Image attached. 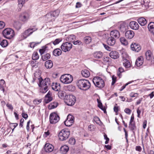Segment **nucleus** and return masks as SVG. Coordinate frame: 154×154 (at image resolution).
I'll return each mask as SVG.
<instances>
[{"mask_svg": "<svg viewBox=\"0 0 154 154\" xmlns=\"http://www.w3.org/2000/svg\"><path fill=\"white\" fill-rule=\"evenodd\" d=\"M38 73H35L34 77L33 78L32 82L34 83L37 79L38 80V84L40 88V91L43 93H45L48 90V87L50 86L51 81L49 78H46L44 80L41 77L38 75V77H36Z\"/></svg>", "mask_w": 154, "mask_h": 154, "instance_id": "1", "label": "nucleus"}, {"mask_svg": "<svg viewBox=\"0 0 154 154\" xmlns=\"http://www.w3.org/2000/svg\"><path fill=\"white\" fill-rule=\"evenodd\" d=\"M76 85L79 89L84 91L87 90L91 86V84L89 81L85 79L78 80L76 82Z\"/></svg>", "mask_w": 154, "mask_h": 154, "instance_id": "2", "label": "nucleus"}, {"mask_svg": "<svg viewBox=\"0 0 154 154\" xmlns=\"http://www.w3.org/2000/svg\"><path fill=\"white\" fill-rule=\"evenodd\" d=\"M37 29H38L35 26L30 27L21 34L19 40H22L26 39L31 35L33 32L36 31Z\"/></svg>", "mask_w": 154, "mask_h": 154, "instance_id": "3", "label": "nucleus"}, {"mask_svg": "<svg viewBox=\"0 0 154 154\" xmlns=\"http://www.w3.org/2000/svg\"><path fill=\"white\" fill-rule=\"evenodd\" d=\"M2 34L4 37L8 39L12 38L15 35L14 30L9 28L5 29L3 31Z\"/></svg>", "mask_w": 154, "mask_h": 154, "instance_id": "4", "label": "nucleus"}, {"mask_svg": "<svg viewBox=\"0 0 154 154\" xmlns=\"http://www.w3.org/2000/svg\"><path fill=\"white\" fill-rule=\"evenodd\" d=\"M93 82L96 87L100 88H103L105 86V83L103 80L100 77H94L93 79Z\"/></svg>", "mask_w": 154, "mask_h": 154, "instance_id": "5", "label": "nucleus"}, {"mask_svg": "<svg viewBox=\"0 0 154 154\" xmlns=\"http://www.w3.org/2000/svg\"><path fill=\"white\" fill-rule=\"evenodd\" d=\"M73 80L72 76L69 74L62 75L60 78L61 82L64 84H68L71 83Z\"/></svg>", "mask_w": 154, "mask_h": 154, "instance_id": "6", "label": "nucleus"}, {"mask_svg": "<svg viewBox=\"0 0 154 154\" xmlns=\"http://www.w3.org/2000/svg\"><path fill=\"white\" fill-rule=\"evenodd\" d=\"M70 135V132L67 129H64L62 130L59 132L58 137L59 139L61 141L66 140Z\"/></svg>", "mask_w": 154, "mask_h": 154, "instance_id": "7", "label": "nucleus"}, {"mask_svg": "<svg viewBox=\"0 0 154 154\" xmlns=\"http://www.w3.org/2000/svg\"><path fill=\"white\" fill-rule=\"evenodd\" d=\"M76 101L75 97L73 95H67L65 96V102L68 106L73 105Z\"/></svg>", "mask_w": 154, "mask_h": 154, "instance_id": "8", "label": "nucleus"}, {"mask_svg": "<svg viewBox=\"0 0 154 154\" xmlns=\"http://www.w3.org/2000/svg\"><path fill=\"white\" fill-rule=\"evenodd\" d=\"M49 119L51 124H55L59 121L60 118L57 113L54 112L51 114L50 116Z\"/></svg>", "mask_w": 154, "mask_h": 154, "instance_id": "9", "label": "nucleus"}, {"mask_svg": "<svg viewBox=\"0 0 154 154\" xmlns=\"http://www.w3.org/2000/svg\"><path fill=\"white\" fill-rule=\"evenodd\" d=\"M72 47V44L68 42H66L63 43L61 46L62 50L65 52L70 51Z\"/></svg>", "mask_w": 154, "mask_h": 154, "instance_id": "10", "label": "nucleus"}, {"mask_svg": "<svg viewBox=\"0 0 154 154\" xmlns=\"http://www.w3.org/2000/svg\"><path fill=\"white\" fill-rule=\"evenodd\" d=\"M29 18V14L26 12H24L21 14L19 16L20 20L23 22H26Z\"/></svg>", "mask_w": 154, "mask_h": 154, "instance_id": "11", "label": "nucleus"}, {"mask_svg": "<svg viewBox=\"0 0 154 154\" xmlns=\"http://www.w3.org/2000/svg\"><path fill=\"white\" fill-rule=\"evenodd\" d=\"M54 149V146L49 143H46L44 146L45 151L47 152H52Z\"/></svg>", "mask_w": 154, "mask_h": 154, "instance_id": "12", "label": "nucleus"}, {"mask_svg": "<svg viewBox=\"0 0 154 154\" xmlns=\"http://www.w3.org/2000/svg\"><path fill=\"white\" fill-rule=\"evenodd\" d=\"M110 35L112 38H115L116 39H118L120 36V34L118 30H114L110 32Z\"/></svg>", "mask_w": 154, "mask_h": 154, "instance_id": "13", "label": "nucleus"}, {"mask_svg": "<svg viewBox=\"0 0 154 154\" xmlns=\"http://www.w3.org/2000/svg\"><path fill=\"white\" fill-rule=\"evenodd\" d=\"M131 49L133 51H139L141 49L140 45L136 43H132L131 45Z\"/></svg>", "mask_w": 154, "mask_h": 154, "instance_id": "14", "label": "nucleus"}, {"mask_svg": "<svg viewBox=\"0 0 154 154\" xmlns=\"http://www.w3.org/2000/svg\"><path fill=\"white\" fill-rule=\"evenodd\" d=\"M130 26L133 29L137 30L139 28V25L135 21H132L130 23Z\"/></svg>", "mask_w": 154, "mask_h": 154, "instance_id": "15", "label": "nucleus"}, {"mask_svg": "<svg viewBox=\"0 0 154 154\" xmlns=\"http://www.w3.org/2000/svg\"><path fill=\"white\" fill-rule=\"evenodd\" d=\"M53 100L51 93L49 91L45 96V103H48Z\"/></svg>", "mask_w": 154, "mask_h": 154, "instance_id": "16", "label": "nucleus"}, {"mask_svg": "<svg viewBox=\"0 0 154 154\" xmlns=\"http://www.w3.org/2000/svg\"><path fill=\"white\" fill-rule=\"evenodd\" d=\"M125 36L127 38L131 39L134 36V32L132 30H128L125 33Z\"/></svg>", "mask_w": 154, "mask_h": 154, "instance_id": "17", "label": "nucleus"}, {"mask_svg": "<svg viewBox=\"0 0 154 154\" xmlns=\"http://www.w3.org/2000/svg\"><path fill=\"white\" fill-rule=\"evenodd\" d=\"M45 17V20L48 22L54 21L55 19L50 12L46 14Z\"/></svg>", "mask_w": 154, "mask_h": 154, "instance_id": "18", "label": "nucleus"}, {"mask_svg": "<svg viewBox=\"0 0 154 154\" xmlns=\"http://www.w3.org/2000/svg\"><path fill=\"white\" fill-rule=\"evenodd\" d=\"M111 57L113 59H116L119 57V53L116 51H112L109 54Z\"/></svg>", "mask_w": 154, "mask_h": 154, "instance_id": "19", "label": "nucleus"}, {"mask_svg": "<svg viewBox=\"0 0 154 154\" xmlns=\"http://www.w3.org/2000/svg\"><path fill=\"white\" fill-rule=\"evenodd\" d=\"M106 42L108 45L111 46H113L115 44V39L111 36V37H109L106 40Z\"/></svg>", "mask_w": 154, "mask_h": 154, "instance_id": "20", "label": "nucleus"}, {"mask_svg": "<svg viewBox=\"0 0 154 154\" xmlns=\"http://www.w3.org/2000/svg\"><path fill=\"white\" fill-rule=\"evenodd\" d=\"M143 57L142 56H141L137 58L135 64L137 66H140L143 64Z\"/></svg>", "mask_w": 154, "mask_h": 154, "instance_id": "21", "label": "nucleus"}, {"mask_svg": "<svg viewBox=\"0 0 154 154\" xmlns=\"http://www.w3.org/2000/svg\"><path fill=\"white\" fill-rule=\"evenodd\" d=\"M148 28L149 31L154 35V22H150L148 26Z\"/></svg>", "mask_w": 154, "mask_h": 154, "instance_id": "22", "label": "nucleus"}, {"mask_svg": "<svg viewBox=\"0 0 154 154\" xmlns=\"http://www.w3.org/2000/svg\"><path fill=\"white\" fill-rule=\"evenodd\" d=\"M137 21L139 24L142 26H145L147 23L146 20L143 17L138 18Z\"/></svg>", "mask_w": 154, "mask_h": 154, "instance_id": "23", "label": "nucleus"}, {"mask_svg": "<svg viewBox=\"0 0 154 154\" xmlns=\"http://www.w3.org/2000/svg\"><path fill=\"white\" fill-rule=\"evenodd\" d=\"M68 147L66 145L62 146L60 149V152L62 154H66L69 150Z\"/></svg>", "mask_w": 154, "mask_h": 154, "instance_id": "24", "label": "nucleus"}, {"mask_svg": "<svg viewBox=\"0 0 154 154\" xmlns=\"http://www.w3.org/2000/svg\"><path fill=\"white\" fill-rule=\"evenodd\" d=\"M81 74L83 76L87 78L90 75V73L89 71L86 69H84L81 71Z\"/></svg>", "mask_w": 154, "mask_h": 154, "instance_id": "25", "label": "nucleus"}, {"mask_svg": "<svg viewBox=\"0 0 154 154\" xmlns=\"http://www.w3.org/2000/svg\"><path fill=\"white\" fill-rule=\"evenodd\" d=\"M53 65L52 62L51 60H48L45 63V66L47 69L51 68Z\"/></svg>", "mask_w": 154, "mask_h": 154, "instance_id": "26", "label": "nucleus"}, {"mask_svg": "<svg viewBox=\"0 0 154 154\" xmlns=\"http://www.w3.org/2000/svg\"><path fill=\"white\" fill-rule=\"evenodd\" d=\"M58 105V103L57 102L54 101L50 104L48 106L49 109H54L57 107Z\"/></svg>", "mask_w": 154, "mask_h": 154, "instance_id": "27", "label": "nucleus"}, {"mask_svg": "<svg viewBox=\"0 0 154 154\" xmlns=\"http://www.w3.org/2000/svg\"><path fill=\"white\" fill-rule=\"evenodd\" d=\"M58 96L59 98L62 99H65V96L66 95L65 92L63 91H60L58 93Z\"/></svg>", "mask_w": 154, "mask_h": 154, "instance_id": "28", "label": "nucleus"}, {"mask_svg": "<svg viewBox=\"0 0 154 154\" xmlns=\"http://www.w3.org/2000/svg\"><path fill=\"white\" fill-rule=\"evenodd\" d=\"M14 27L17 30L20 29L21 27L22 24L21 23L18 21H15L14 24Z\"/></svg>", "mask_w": 154, "mask_h": 154, "instance_id": "29", "label": "nucleus"}, {"mask_svg": "<svg viewBox=\"0 0 154 154\" xmlns=\"http://www.w3.org/2000/svg\"><path fill=\"white\" fill-rule=\"evenodd\" d=\"M60 86L59 83H56L52 85V89L56 91H58V90L60 89Z\"/></svg>", "mask_w": 154, "mask_h": 154, "instance_id": "30", "label": "nucleus"}, {"mask_svg": "<svg viewBox=\"0 0 154 154\" xmlns=\"http://www.w3.org/2000/svg\"><path fill=\"white\" fill-rule=\"evenodd\" d=\"M146 59L148 60H150L152 57V54L150 51H148L145 53Z\"/></svg>", "mask_w": 154, "mask_h": 154, "instance_id": "31", "label": "nucleus"}, {"mask_svg": "<svg viewBox=\"0 0 154 154\" xmlns=\"http://www.w3.org/2000/svg\"><path fill=\"white\" fill-rule=\"evenodd\" d=\"M97 101L98 103V107L102 110H103L104 113H105L106 112V109L105 108L103 107L102 104L100 100L99 99H97Z\"/></svg>", "mask_w": 154, "mask_h": 154, "instance_id": "32", "label": "nucleus"}, {"mask_svg": "<svg viewBox=\"0 0 154 154\" xmlns=\"http://www.w3.org/2000/svg\"><path fill=\"white\" fill-rule=\"evenodd\" d=\"M62 53V51L59 48H57L55 49L53 52V53L55 56H58L60 55Z\"/></svg>", "mask_w": 154, "mask_h": 154, "instance_id": "33", "label": "nucleus"}, {"mask_svg": "<svg viewBox=\"0 0 154 154\" xmlns=\"http://www.w3.org/2000/svg\"><path fill=\"white\" fill-rule=\"evenodd\" d=\"M103 53L100 51L96 52L94 54V57L96 58H100L103 56Z\"/></svg>", "mask_w": 154, "mask_h": 154, "instance_id": "34", "label": "nucleus"}, {"mask_svg": "<svg viewBox=\"0 0 154 154\" xmlns=\"http://www.w3.org/2000/svg\"><path fill=\"white\" fill-rule=\"evenodd\" d=\"M75 39V35H71L69 36L66 40L69 42H73L74 41Z\"/></svg>", "mask_w": 154, "mask_h": 154, "instance_id": "35", "label": "nucleus"}, {"mask_svg": "<svg viewBox=\"0 0 154 154\" xmlns=\"http://www.w3.org/2000/svg\"><path fill=\"white\" fill-rule=\"evenodd\" d=\"M50 13L55 19L59 15L60 13V11L59 10H57L51 12Z\"/></svg>", "mask_w": 154, "mask_h": 154, "instance_id": "36", "label": "nucleus"}, {"mask_svg": "<svg viewBox=\"0 0 154 154\" xmlns=\"http://www.w3.org/2000/svg\"><path fill=\"white\" fill-rule=\"evenodd\" d=\"M84 42L86 44H89L91 41V37L89 36L85 37L84 38Z\"/></svg>", "mask_w": 154, "mask_h": 154, "instance_id": "37", "label": "nucleus"}, {"mask_svg": "<svg viewBox=\"0 0 154 154\" xmlns=\"http://www.w3.org/2000/svg\"><path fill=\"white\" fill-rule=\"evenodd\" d=\"M120 40L122 44L125 45H127L128 42L126 39L124 37H121L120 38Z\"/></svg>", "mask_w": 154, "mask_h": 154, "instance_id": "38", "label": "nucleus"}, {"mask_svg": "<svg viewBox=\"0 0 154 154\" xmlns=\"http://www.w3.org/2000/svg\"><path fill=\"white\" fill-rule=\"evenodd\" d=\"M51 57L50 54L49 53H47L44 55L42 56V58L43 61H45L49 59Z\"/></svg>", "mask_w": 154, "mask_h": 154, "instance_id": "39", "label": "nucleus"}, {"mask_svg": "<svg viewBox=\"0 0 154 154\" xmlns=\"http://www.w3.org/2000/svg\"><path fill=\"white\" fill-rule=\"evenodd\" d=\"M18 7L20 10L23 5L25 3V0H18Z\"/></svg>", "mask_w": 154, "mask_h": 154, "instance_id": "40", "label": "nucleus"}, {"mask_svg": "<svg viewBox=\"0 0 154 154\" xmlns=\"http://www.w3.org/2000/svg\"><path fill=\"white\" fill-rule=\"evenodd\" d=\"M39 57L38 53L37 52H34L32 55V60H37Z\"/></svg>", "mask_w": 154, "mask_h": 154, "instance_id": "41", "label": "nucleus"}, {"mask_svg": "<svg viewBox=\"0 0 154 154\" xmlns=\"http://www.w3.org/2000/svg\"><path fill=\"white\" fill-rule=\"evenodd\" d=\"M1 46L3 47H5L8 45V43L7 40L4 39L2 40L0 43Z\"/></svg>", "mask_w": 154, "mask_h": 154, "instance_id": "42", "label": "nucleus"}, {"mask_svg": "<svg viewBox=\"0 0 154 154\" xmlns=\"http://www.w3.org/2000/svg\"><path fill=\"white\" fill-rule=\"evenodd\" d=\"M104 63L105 64L109 63L111 61V59L110 57H104L103 59Z\"/></svg>", "mask_w": 154, "mask_h": 154, "instance_id": "43", "label": "nucleus"}, {"mask_svg": "<svg viewBox=\"0 0 154 154\" xmlns=\"http://www.w3.org/2000/svg\"><path fill=\"white\" fill-rule=\"evenodd\" d=\"M74 116L70 114H69L67 118V120L70 121L71 122H74Z\"/></svg>", "mask_w": 154, "mask_h": 154, "instance_id": "44", "label": "nucleus"}, {"mask_svg": "<svg viewBox=\"0 0 154 154\" xmlns=\"http://www.w3.org/2000/svg\"><path fill=\"white\" fill-rule=\"evenodd\" d=\"M125 24L124 23H121L120 26L119 28L122 31H123L125 30Z\"/></svg>", "mask_w": 154, "mask_h": 154, "instance_id": "45", "label": "nucleus"}, {"mask_svg": "<svg viewBox=\"0 0 154 154\" xmlns=\"http://www.w3.org/2000/svg\"><path fill=\"white\" fill-rule=\"evenodd\" d=\"M129 127L132 131L135 129L136 128V127L135 125V122H133L131 123H129Z\"/></svg>", "mask_w": 154, "mask_h": 154, "instance_id": "46", "label": "nucleus"}, {"mask_svg": "<svg viewBox=\"0 0 154 154\" xmlns=\"http://www.w3.org/2000/svg\"><path fill=\"white\" fill-rule=\"evenodd\" d=\"M123 65L126 68H128L131 66V64L128 61H127L123 63Z\"/></svg>", "mask_w": 154, "mask_h": 154, "instance_id": "47", "label": "nucleus"}, {"mask_svg": "<svg viewBox=\"0 0 154 154\" xmlns=\"http://www.w3.org/2000/svg\"><path fill=\"white\" fill-rule=\"evenodd\" d=\"M73 123V122H70V121L67 119L64 122L65 125L67 126H70Z\"/></svg>", "mask_w": 154, "mask_h": 154, "instance_id": "48", "label": "nucleus"}, {"mask_svg": "<svg viewBox=\"0 0 154 154\" xmlns=\"http://www.w3.org/2000/svg\"><path fill=\"white\" fill-rule=\"evenodd\" d=\"M47 48V47L44 46L41 49L39 50V51L41 55L45 53L46 50Z\"/></svg>", "mask_w": 154, "mask_h": 154, "instance_id": "49", "label": "nucleus"}, {"mask_svg": "<svg viewBox=\"0 0 154 154\" xmlns=\"http://www.w3.org/2000/svg\"><path fill=\"white\" fill-rule=\"evenodd\" d=\"M94 120L97 124L99 125H100L102 123V122H101L100 119L98 117H94Z\"/></svg>", "mask_w": 154, "mask_h": 154, "instance_id": "50", "label": "nucleus"}, {"mask_svg": "<svg viewBox=\"0 0 154 154\" xmlns=\"http://www.w3.org/2000/svg\"><path fill=\"white\" fill-rule=\"evenodd\" d=\"M40 42H32L30 44V47L31 48H33L35 46L39 44Z\"/></svg>", "mask_w": 154, "mask_h": 154, "instance_id": "51", "label": "nucleus"}, {"mask_svg": "<svg viewBox=\"0 0 154 154\" xmlns=\"http://www.w3.org/2000/svg\"><path fill=\"white\" fill-rule=\"evenodd\" d=\"M61 41L60 38H57L53 42L54 45H56L59 44Z\"/></svg>", "mask_w": 154, "mask_h": 154, "instance_id": "52", "label": "nucleus"}, {"mask_svg": "<svg viewBox=\"0 0 154 154\" xmlns=\"http://www.w3.org/2000/svg\"><path fill=\"white\" fill-rule=\"evenodd\" d=\"M68 88L69 91H73L75 89V87L71 85L68 86Z\"/></svg>", "mask_w": 154, "mask_h": 154, "instance_id": "53", "label": "nucleus"}, {"mask_svg": "<svg viewBox=\"0 0 154 154\" xmlns=\"http://www.w3.org/2000/svg\"><path fill=\"white\" fill-rule=\"evenodd\" d=\"M74 45H82V42L79 40H77L76 41H74L73 42Z\"/></svg>", "mask_w": 154, "mask_h": 154, "instance_id": "54", "label": "nucleus"}, {"mask_svg": "<svg viewBox=\"0 0 154 154\" xmlns=\"http://www.w3.org/2000/svg\"><path fill=\"white\" fill-rule=\"evenodd\" d=\"M69 142L72 145H74L75 143V140L73 138H70L69 140Z\"/></svg>", "mask_w": 154, "mask_h": 154, "instance_id": "55", "label": "nucleus"}, {"mask_svg": "<svg viewBox=\"0 0 154 154\" xmlns=\"http://www.w3.org/2000/svg\"><path fill=\"white\" fill-rule=\"evenodd\" d=\"M124 72V69L122 67H120L119 68L118 74V75H120V73Z\"/></svg>", "mask_w": 154, "mask_h": 154, "instance_id": "56", "label": "nucleus"}, {"mask_svg": "<svg viewBox=\"0 0 154 154\" xmlns=\"http://www.w3.org/2000/svg\"><path fill=\"white\" fill-rule=\"evenodd\" d=\"M41 102H42L41 100H38L37 99H35L33 101V103L35 104H38L39 103H41Z\"/></svg>", "mask_w": 154, "mask_h": 154, "instance_id": "57", "label": "nucleus"}, {"mask_svg": "<svg viewBox=\"0 0 154 154\" xmlns=\"http://www.w3.org/2000/svg\"><path fill=\"white\" fill-rule=\"evenodd\" d=\"M103 46L104 48L107 51H111V48L109 47L107 45L104 44H103Z\"/></svg>", "mask_w": 154, "mask_h": 154, "instance_id": "58", "label": "nucleus"}, {"mask_svg": "<svg viewBox=\"0 0 154 154\" xmlns=\"http://www.w3.org/2000/svg\"><path fill=\"white\" fill-rule=\"evenodd\" d=\"M104 138L106 140V141L105 142V143L106 144L108 143L109 141V139L107 137V135L106 134H105L104 135Z\"/></svg>", "mask_w": 154, "mask_h": 154, "instance_id": "59", "label": "nucleus"}, {"mask_svg": "<svg viewBox=\"0 0 154 154\" xmlns=\"http://www.w3.org/2000/svg\"><path fill=\"white\" fill-rule=\"evenodd\" d=\"M138 94L137 93H134L132 92L130 94V96L131 97H137L138 96Z\"/></svg>", "mask_w": 154, "mask_h": 154, "instance_id": "60", "label": "nucleus"}, {"mask_svg": "<svg viewBox=\"0 0 154 154\" xmlns=\"http://www.w3.org/2000/svg\"><path fill=\"white\" fill-rule=\"evenodd\" d=\"M125 112L128 114H130L131 112V110L129 109L126 108L124 110Z\"/></svg>", "mask_w": 154, "mask_h": 154, "instance_id": "61", "label": "nucleus"}, {"mask_svg": "<svg viewBox=\"0 0 154 154\" xmlns=\"http://www.w3.org/2000/svg\"><path fill=\"white\" fill-rule=\"evenodd\" d=\"M5 23L2 21H0V29L3 28L5 26Z\"/></svg>", "mask_w": 154, "mask_h": 154, "instance_id": "62", "label": "nucleus"}, {"mask_svg": "<svg viewBox=\"0 0 154 154\" xmlns=\"http://www.w3.org/2000/svg\"><path fill=\"white\" fill-rule=\"evenodd\" d=\"M131 82H129L127 83H126L125 85H123L122 86L121 89H120V91H122L126 87V86L128 85V84H130Z\"/></svg>", "mask_w": 154, "mask_h": 154, "instance_id": "63", "label": "nucleus"}, {"mask_svg": "<svg viewBox=\"0 0 154 154\" xmlns=\"http://www.w3.org/2000/svg\"><path fill=\"white\" fill-rule=\"evenodd\" d=\"M6 106L9 109L12 110H13V108L11 104H9L8 103L7 104Z\"/></svg>", "mask_w": 154, "mask_h": 154, "instance_id": "64", "label": "nucleus"}]
</instances>
